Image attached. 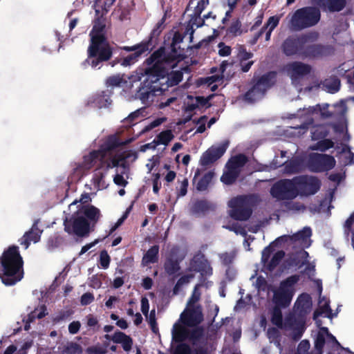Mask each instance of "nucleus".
<instances>
[{
	"label": "nucleus",
	"instance_id": "nucleus-28",
	"mask_svg": "<svg viewBox=\"0 0 354 354\" xmlns=\"http://www.w3.org/2000/svg\"><path fill=\"white\" fill-rule=\"evenodd\" d=\"M122 145V143L120 141L118 138H117L115 136H111L101 145L99 150L103 152L104 156L105 158L107 155V153L113 151Z\"/></svg>",
	"mask_w": 354,
	"mask_h": 354
},
{
	"label": "nucleus",
	"instance_id": "nucleus-51",
	"mask_svg": "<svg viewBox=\"0 0 354 354\" xmlns=\"http://www.w3.org/2000/svg\"><path fill=\"white\" fill-rule=\"evenodd\" d=\"M64 351L67 354H82V347L76 342L68 343L64 348Z\"/></svg>",
	"mask_w": 354,
	"mask_h": 354
},
{
	"label": "nucleus",
	"instance_id": "nucleus-49",
	"mask_svg": "<svg viewBox=\"0 0 354 354\" xmlns=\"http://www.w3.org/2000/svg\"><path fill=\"white\" fill-rule=\"evenodd\" d=\"M254 54L252 52L248 51L243 45H241L238 48L237 57L239 62L249 61L252 58Z\"/></svg>",
	"mask_w": 354,
	"mask_h": 354
},
{
	"label": "nucleus",
	"instance_id": "nucleus-31",
	"mask_svg": "<svg viewBox=\"0 0 354 354\" xmlns=\"http://www.w3.org/2000/svg\"><path fill=\"white\" fill-rule=\"evenodd\" d=\"M205 335V330L203 326H195L192 329H188L187 339H189L192 344L196 345L203 338Z\"/></svg>",
	"mask_w": 354,
	"mask_h": 354
},
{
	"label": "nucleus",
	"instance_id": "nucleus-33",
	"mask_svg": "<svg viewBox=\"0 0 354 354\" xmlns=\"http://www.w3.org/2000/svg\"><path fill=\"white\" fill-rule=\"evenodd\" d=\"M159 245L151 246L142 257V263L145 265L155 263L158 261Z\"/></svg>",
	"mask_w": 354,
	"mask_h": 354
},
{
	"label": "nucleus",
	"instance_id": "nucleus-55",
	"mask_svg": "<svg viewBox=\"0 0 354 354\" xmlns=\"http://www.w3.org/2000/svg\"><path fill=\"white\" fill-rule=\"evenodd\" d=\"M111 258L106 250H103L100 254V263L103 269H107L109 266Z\"/></svg>",
	"mask_w": 354,
	"mask_h": 354
},
{
	"label": "nucleus",
	"instance_id": "nucleus-26",
	"mask_svg": "<svg viewBox=\"0 0 354 354\" xmlns=\"http://www.w3.org/2000/svg\"><path fill=\"white\" fill-rule=\"evenodd\" d=\"M214 205L205 199L196 200L190 208L192 214L196 215L205 214L210 210H214Z\"/></svg>",
	"mask_w": 354,
	"mask_h": 354
},
{
	"label": "nucleus",
	"instance_id": "nucleus-10",
	"mask_svg": "<svg viewBox=\"0 0 354 354\" xmlns=\"http://www.w3.org/2000/svg\"><path fill=\"white\" fill-rule=\"evenodd\" d=\"M64 231L71 235L84 237L88 234L90 223L83 216L73 214L64 220Z\"/></svg>",
	"mask_w": 354,
	"mask_h": 354
},
{
	"label": "nucleus",
	"instance_id": "nucleus-53",
	"mask_svg": "<svg viewBox=\"0 0 354 354\" xmlns=\"http://www.w3.org/2000/svg\"><path fill=\"white\" fill-rule=\"evenodd\" d=\"M149 324L150 326L151 331L153 333L158 334L159 333V329L158 327V324L156 318L155 309H153L150 311V313L149 315Z\"/></svg>",
	"mask_w": 354,
	"mask_h": 354
},
{
	"label": "nucleus",
	"instance_id": "nucleus-64",
	"mask_svg": "<svg viewBox=\"0 0 354 354\" xmlns=\"http://www.w3.org/2000/svg\"><path fill=\"white\" fill-rule=\"evenodd\" d=\"M95 299L93 295L91 292L84 293L80 299V303L83 306H87L91 304Z\"/></svg>",
	"mask_w": 354,
	"mask_h": 354
},
{
	"label": "nucleus",
	"instance_id": "nucleus-22",
	"mask_svg": "<svg viewBox=\"0 0 354 354\" xmlns=\"http://www.w3.org/2000/svg\"><path fill=\"white\" fill-rule=\"evenodd\" d=\"M312 305V298L310 295L302 293L299 296L295 304V312L299 313L300 317L306 319V315L310 312Z\"/></svg>",
	"mask_w": 354,
	"mask_h": 354
},
{
	"label": "nucleus",
	"instance_id": "nucleus-7",
	"mask_svg": "<svg viewBox=\"0 0 354 354\" xmlns=\"http://www.w3.org/2000/svg\"><path fill=\"white\" fill-rule=\"evenodd\" d=\"M255 201L256 196L252 194L234 197L228 203V206L231 208L229 212L230 217L236 221L248 220L252 214V207Z\"/></svg>",
	"mask_w": 354,
	"mask_h": 354
},
{
	"label": "nucleus",
	"instance_id": "nucleus-12",
	"mask_svg": "<svg viewBox=\"0 0 354 354\" xmlns=\"http://www.w3.org/2000/svg\"><path fill=\"white\" fill-rule=\"evenodd\" d=\"M336 164L333 156L324 153H313L309 155L307 165L313 172L328 171Z\"/></svg>",
	"mask_w": 354,
	"mask_h": 354
},
{
	"label": "nucleus",
	"instance_id": "nucleus-6",
	"mask_svg": "<svg viewBox=\"0 0 354 354\" xmlns=\"http://www.w3.org/2000/svg\"><path fill=\"white\" fill-rule=\"evenodd\" d=\"M276 82V71H269L259 77H254L250 82L251 87L243 95V100L248 103H254L261 100Z\"/></svg>",
	"mask_w": 354,
	"mask_h": 354
},
{
	"label": "nucleus",
	"instance_id": "nucleus-34",
	"mask_svg": "<svg viewBox=\"0 0 354 354\" xmlns=\"http://www.w3.org/2000/svg\"><path fill=\"white\" fill-rule=\"evenodd\" d=\"M330 302L326 301L323 306H320L318 309H316L313 313V319L316 321V324L320 326L322 321L317 319V318L324 313H326V317L328 318H333L332 310L330 306Z\"/></svg>",
	"mask_w": 354,
	"mask_h": 354
},
{
	"label": "nucleus",
	"instance_id": "nucleus-41",
	"mask_svg": "<svg viewBox=\"0 0 354 354\" xmlns=\"http://www.w3.org/2000/svg\"><path fill=\"white\" fill-rule=\"evenodd\" d=\"M324 86L326 87L329 93H335L340 88V80L337 77H334L329 80H326L324 82Z\"/></svg>",
	"mask_w": 354,
	"mask_h": 354
},
{
	"label": "nucleus",
	"instance_id": "nucleus-54",
	"mask_svg": "<svg viewBox=\"0 0 354 354\" xmlns=\"http://www.w3.org/2000/svg\"><path fill=\"white\" fill-rule=\"evenodd\" d=\"M326 343L324 334L322 332H319L317 335L315 341V348L316 351H323L324 346Z\"/></svg>",
	"mask_w": 354,
	"mask_h": 354
},
{
	"label": "nucleus",
	"instance_id": "nucleus-18",
	"mask_svg": "<svg viewBox=\"0 0 354 354\" xmlns=\"http://www.w3.org/2000/svg\"><path fill=\"white\" fill-rule=\"evenodd\" d=\"M122 49L127 52H133L123 59H121V65L123 66L133 64L143 53L151 51L148 47L142 42L132 46H123Z\"/></svg>",
	"mask_w": 354,
	"mask_h": 354
},
{
	"label": "nucleus",
	"instance_id": "nucleus-35",
	"mask_svg": "<svg viewBox=\"0 0 354 354\" xmlns=\"http://www.w3.org/2000/svg\"><path fill=\"white\" fill-rule=\"evenodd\" d=\"M301 321H306V319L303 317H300L297 312H295V315L290 314L285 318L283 328L291 330L296 326L300 324V322Z\"/></svg>",
	"mask_w": 354,
	"mask_h": 354
},
{
	"label": "nucleus",
	"instance_id": "nucleus-56",
	"mask_svg": "<svg viewBox=\"0 0 354 354\" xmlns=\"http://www.w3.org/2000/svg\"><path fill=\"white\" fill-rule=\"evenodd\" d=\"M104 176V174L102 171H96L93 174L92 182L95 187L99 189L101 187V183L103 181Z\"/></svg>",
	"mask_w": 354,
	"mask_h": 354
},
{
	"label": "nucleus",
	"instance_id": "nucleus-19",
	"mask_svg": "<svg viewBox=\"0 0 354 354\" xmlns=\"http://www.w3.org/2000/svg\"><path fill=\"white\" fill-rule=\"evenodd\" d=\"M311 70L310 65L298 61L288 63L286 66V71L292 81L308 75Z\"/></svg>",
	"mask_w": 354,
	"mask_h": 354
},
{
	"label": "nucleus",
	"instance_id": "nucleus-38",
	"mask_svg": "<svg viewBox=\"0 0 354 354\" xmlns=\"http://www.w3.org/2000/svg\"><path fill=\"white\" fill-rule=\"evenodd\" d=\"M301 169V162L298 159H292L284 163V171L286 174H292L299 173Z\"/></svg>",
	"mask_w": 354,
	"mask_h": 354
},
{
	"label": "nucleus",
	"instance_id": "nucleus-57",
	"mask_svg": "<svg viewBox=\"0 0 354 354\" xmlns=\"http://www.w3.org/2000/svg\"><path fill=\"white\" fill-rule=\"evenodd\" d=\"M212 96L213 95H211L207 97H205L203 96H196L195 97V101L196 102L198 107L199 106H206L207 108L210 107L211 104L209 102V101L212 97Z\"/></svg>",
	"mask_w": 354,
	"mask_h": 354
},
{
	"label": "nucleus",
	"instance_id": "nucleus-62",
	"mask_svg": "<svg viewBox=\"0 0 354 354\" xmlns=\"http://www.w3.org/2000/svg\"><path fill=\"white\" fill-rule=\"evenodd\" d=\"M226 228L229 229L230 231L235 232L236 234H246L245 228L238 223H232L231 225L226 227Z\"/></svg>",
	"mask_w": 354,
	"mask_h": 354
},
{
	"label": "nucleus",
	"instance_id": "nucleus-44",
	"mask_svg": "<svg viewBox=\"0 0 354 354\" xmlns=\"http://www.w3.org/2000/svg\"><path fill=\"white\" fill-rule=\"evenodd\" d=\"M334 142L330 139H323L318 141L313 147V150H318L324 152L326 150L334 147Z\"/></svg>",
	"mask_w": 354,
	"mask_h": 354
},
{
	"label": "nucleus",
	"instance_id": "nucleus-23",
	"mask_svg": "<svg viewBox=\"0 0 354 354\" xmlns=\"http://www.w3.org/2000/svg\"><path fill=\"white\" fill-rule=\"evenodd\" d=\"M42 231L37 227V222H35L32 227L19 240L20 244L27 249L31 241L37 243L40 240Z\"/></svg>",
	"mask_w": 354,
	"mask_h": 354
},
{
	"label": "nucleus",
	"instance_id": "nucleus-52",
	"mask_svg": "<svg viewBox=\"0 0 354 354\" xmlns=\"http://www.w3.org/2000/svg\"><path fill=\"white\" fill-rule=\"evenodd\" d=\"M174 349L173 354H192V349L189 344L178 342Z\"/></svg>",
	"mask_w": 354,
	"mask_h": 354
},
{
	"label": "nucleus",
	"instance_id": "nucleus-43",
	"mask_svg": "<svg viewBox=\"0 0 354 354\" xmlns=\"http://www.w3.org/2000/svg\"><path fill=\"white\" fill-rule=\"evenodd\" d=\"M164 267L165 272L169 275L175 274L180 268L178 261L172 259H167L165 263Z\"/></svg>",
	"mask_w": 354,
	"mask_h": 354
},
{
	"label": "nucleus",
	"instance_id": "nucleus-15",
	"mask_svg": "<svg viewBox=\"0 0 354 354\" xmlns=\"http://www.w3.org/2000/svg\"><path fill=\"white\" fill-rule=\"evenodd\" d=\"M190 270L195 272H199L201 279L205 281L207 277H210L213 274V269L205 258L204 254L198 251L190 261Z\"/></svg>",
	"mask_w": 354,
	"mask_h": 354
},
{
	"label": "nucleus",
	"instance_id": "nucleus-58",
	"mask_svg": "<svg viewBox=\"0 0 354 354\" xmlns=\"http://www.w3.org/2000/svg\"><path fill=\"white\" fill-rule=\"evenodd\" d=\"M273 252V249L271 248L270 245H268L262 251L261 254V262L263 264V266H266V263L270 260L271 254Z\"/></svg>",
	"mask_w": 354,
	"mask_h": 354
},
{
	"label": "nucleus",
	"instance_id": "nucleus-37",
	"mask_svg": "<svg viewBox=\"0 0 354 354\" xmlns=\"http://www.w3.org/2000/svg\"><path fill=\"white\" fill-rule=\"evenodd\" d=\"M131 157L133 158V160H136L138 158L137 153L136 151H129L113 156L111 160V167H119L122 160L129 159Z\"/></svg>",
	"mask_w": 354,
	"mask_h": 354
},
{
	"label": "nucleus",
	"instance_id": "nucleus-20",
	"mask_svg": "<svg viewBox=\"0 0 354 354\" xmlns=\"http://www.w3.org/2000/svg\"><path fill=\"white\" fill-rule=\"evenodd\" d=\"M165 21L166 15H165L152 29L148 38L141 41L143 44L148 47L151 51L158 44V37L165 28Z\"/></svg>",
	"mask_w": 354,
	"mask_h": 354
},
{
	"label": "nucleus",
	"instance_id": "nucleus-46",
	"mask_svg": "<svg viewBox=\"0 0 354 354\" xmlns=\"http://www.w3.org/2000/svg\"><path fill=\"white\" fill-rule=\"evenodd\" d=\"M312 235V230L309 227H305L302 230L292 235V241H305Z\"/></svg>",
	"mask_w": 354,
	"mask_h": 354
},
{
	"label": "nucleus",
	"instance_id": "nucleus-21",
	"mask_svg": "<svg viewBox=\"0 0 354 354\" xmlns=\"http://www.w3.org/2000/svg\"><path fill=\"white\" fill-rule=\"evenodd\" d=\"M316 7L324 11L339 12L346 6V0H312Z\"/></svg>",
	"mask_w": 354,
	"mask_h": 354
},
{
	"label": "nucleus",
	"instance_id": "nucleus-60",
	"mask_svg": "<svg viewBox=\"0 0 354 354\" xmlns=\"http://www.w3.org/2000/svg\"><path fill=\"white\" fill-rule=\"evenodd\" d=\"M87 354H106V350L100 345L89 346L86 349Z\"/></svg>",
	"mask_w": 354,
	"mask_h": 354
},
{
	"label": "nucleus",
	"instance_id": "nucleus-50",
	"mask_svg": "<svg viewBox=\"0 0 354 354\" xmlns=\"http://www.w3.org/2000/svg\"><path fill=\"white\" fill-rule=\"evenodd\" d=\"M305 323L306 321H301L300 324L291 329L292 330L291 337L294 341H299L302 337L306 328Z\"/></svg>",
	"mask_w": 354,
	"mask_h": 354
},
{
	"label": "nucleus",
	"instance_id": "nucleus-61",
	"mask_svg": "<svg viewBox=\"0 0 354 354\" xmlns=\"http://www.w3.org/2000/svg\"><path fill=\"white\" fill-rule=\"evenodd\" d=\"M190 21L192 22V25H195L196 28L202 27L205 25V19L203 17H201V15H195L193 13L191 16Z\"/></svg>",
	"mask_w": 354,
	"mask_h": 354
},
{
	"label": "nucleus",
	"instance_id": "nucleus-14",
	"mask_svg": "<svg viewBox=\"0 0 354 354\" xmlns=\"http://www.w3.org/2000/svg\"><path fill=\"white\" fill-rule=\"evenodd\" d=\"M335 49L332 45L314 44L306 46L304 44L302 59H321L334 55Z\"/></svg>",
	"mask_w": 354,
	"mask_h": 354
},
{
	"label": "nucleus",
	"instance_id": "nucleus-45",
	"mask_svg": "<svg viewBox=\"0 0 354 354\" xmlns=\"http://www.w3.org/2000/svg\"><path fill=\"white\" fill-rule=\"evenodd\" d=\"M227 169V171L224 173L221 176V180L226 185H231L236 180L239 176V171H234L230 169Z\"/></svg>",
	"mask_w": 354,
	"mask_h": 354
},
{
	"label": "nucleus",
	"instance_id": "nucleus-4",
	"mask_svg": "<svg viewBox=\"0 0 354 354\" xmlns=\"http://www.w3.org/2000/svg\"><path fill=\"white\" fill-rule=\"evenodd\" d=\"M184 38V34L178 31L175 32L172 37L171 43L169 47V50H166L165 46H160L146 59L145 62L147 65H150L153 64L154 61L163 57L162 61L165 62L169 68H175L178 63L183 61L185 57L184 48L180 46V44L183 41Z\"/></svg>",
	"mask_w": 354,
	"mask_h": 354
},
{
	"label": "nucleus",
	"instance_id": "nucleus-3",
	"mask_svg": "<svg viewBox=\"0 0 354 354\" xmlns=\"http://www.w3.org/2000/svg\"><path fill=\"white\" fill-rule=\"evenodd\" d=\"M24 261L17 245L9 246L0 257V279L6 286H13L24 277Z\"/></svg>",
	"mask_w": 354,
	"mask_h": 354
},
{
	"label": "nucleus",
	"instance_id": "nucleus-40",
	"mask_svg": "<svg viewBox=\"0 0 354 354\" xmlns=\"http://www.w3.org/2000/svg\"><path fill=\"white\" fill-rule=\"evenodd\" d=\"M281 308H282L274 306L271 313V322L278 328H283V315Z\"/></svg>",
	"mask_w": 354,
	"mask_h": 354
},
{
	"label": "nucleus",
	"instance_id": "nucleus-29",
	"mask_svg": "<svg viewBox=\"0 0 354 354\" xmlns=\"http://www.w3.org/2000/svg\"><path fill=\"white\" fill-rule=\"evenodd\" d=\"M83 213L86 218L94 225L99 221L101 214L98 208L93 205H85L83 207Z\"/></svg>",
	"mask_w": 354,
	"mask_h": 354
},
{
	"label": "nucleus",
	"instance_id": "nucleus-27",
	"mask_svg": "<svg viewBox=\"0 0 354 354\" xmlns=\"http://www.w3.org/2000/svg\"><path fill=\"white\" fill-rule=\"evenodd\" d=\"M112 341L115 344H121L125 351H129L133 346L132 338L124 333L117 330L112 336Z\"/></svg>",
	"mask_w": 354,
	"mask_h": 354
},
{
	"label": "nucleus",
	"instance_id": "nucleus-24",
	"mask_svg": "<svg viewBox=\"0 0 354 354\" xmlns=\"http://www.w3.org/2000/svg\"><path fill=\"white\" fill-rule=\"evenodd\" d=\"M104 158L102 151L99 149L93 150L88 155L84 156L82 167L84 169L88 170L98 162H102Z\"/></svg>",
	"mask_w": 354,
	"mask_h": 354
},
{
	"label": "nucleus",
	"instance_id": "nucleus-48",
	"mask_svg": "<svg viewBox=\"0 0 354 354\" xmlns=\"http://www.w3.org/2000/svg\"><path fill=\"white\" fill-rule=\"evenodd\" d=\"M241 28V23L239 19H236L232 21L231 25L227 29V34L233 37L239 35L242 33Z\"/></svg>",
	"mask_w": 354,
	"mask_h": 354
},
{
	"label": "nucleus",
	"instance_id": "nucleus-63",
	"mask_svg": "<svg viewBox=\"0 0 354 354\" xmlns=\"http://www.w3.org/2000/svg\"><path fill=\"white\" fill-rule=\"evenodd\" d=\"M122 82V78L120 75H112L107 78L106 84L109 86H119Z\"/></svg>",
	"mask_w": 354,
	"mask_h": 354
},
{
	"label": "nucleus",
	"instance_id": "nucleus-39",
	"mask_svg": "<svg viewBox=\"0 0 354 354\" xmlns=\"http://www.w3.org/2000/svg\"><path fill=\"white\" fill-rule=\"evenodd\" d=\"M174 138V134L171 130H165L161 131L153 140L157 145H167Z\"/></svg>",
	"mask_w": 354,
	"mask_h": 354
},
{
	"label": "nucleus",
	"instance_id": "nucleus-59",
	"mask_svg": "<svg viewBox=\"0 0 354 354\" xmlns=\"http://www.w3.org/2000/svg\"><path fill=\"white\" fill-rule=\"evenodd\" d=\"M166 120H167L166 118H156V120H154L153 121L150 122L148 125H147L144 128L143 132H147V131H151L153 128L160 125L162 123H163L165 121H166Z\"/></svg>",
	"mask_w": 354,
	"mask_h": 354
},
{
	"label": "nucleus",
	"instance_id": "nucleus-9",
	"mask_svg": "<svg viewBox=\"0 0 354 354\" xmlns=\"http://www.w3.org/2000/svg\"><path fill=\"white\" fill-rule=\"evenodd\" d=\"M270 192L278 201L293 200L298 196L293 178L277 181L271 187Z\"/></svg>",
	"mask_w": 354,
	"mask_h": 354
},
{
	"label": "nucleus",
	"instance_id": "nucleus-11",
	"mask_svg": "<svg viewBox=\"0 0 354 354\" xmlns=\"http://www.w3.org/2000/svg\"><path fill=\"white\" fill-rule=\"evenodd\" d=\"M298 196H308L315 194L321 187V181L315 176L301 175L293 178Z\"/></svg>",
	"mask_w": 354,
	"mask_h": 354
},
{
	"label": "nucleus",
	"instance_id": "nucleus-13",
	"mask_svg": "<svg viewBox=\"0 0 354 354\" xmlns=\"http://www.w3.org/2000/svg\"><path fill=\"white\" fill-rule=\"evenodd\" d=\"M306 35L288 36L281 44L283 53L287 57L298 56L302 57L304 44L306 43Z\"/></svg>",
	"mask_w": 354,
	"mask_h": 354
},
{
	"label": "nucleus",
	"instance_id": "nucleus-5",
	"mask_svg": "<svg viewBox=\"0 0 354 354\" xmlns=\"http://www.w3.org/2000/svg\"><path fill=\"white\" fill-rule=\"evenodd\" d=\"M286 19L291 31H301L317 25L321 19V11L316 6H305L288 14Z\"/></svg>",
	"mask_w": 354,
	"mask_h": 354
},
{
	"label": "nucleus",
	"instance_id": "nucleus-47",
	"mask_svg": "<svg viewBox=\"0 0 354 354\" xmlns=\"http://www.w3.org/2000/svg\"><path fill=\"white\" fill-rule=\"evenodd\" d=\"M328 104H324L322 106L319 104L316 105L315 106H313L311 108L312 113H318L320 112L321 116L323 118H330L333 116V113L328 110Z\"/></svg>",
	"mask_w": 354,
	"mask_h": 354
},
{
	"label": "nucleus",
	"instance_id": "nucleus-1",
	"mask_svg": "<svg viewBox=\"0 0 354 354\" xmlns=\"http://www.w3.org/2000/svg\"><path fill=\"white\" fill-rule=\"evenodd\" d=\"M163 57L153 62L149 66L142 69L140 74L145 78L140 84L138 95L143 102L151 97L162 94L169 87L177 86L183 78L181 71H171L164 66Z\"/></svg>",
	"mask_w": 354,
	"mask_h": 354
},
{
	"label": "nucleus",
	"instance_id": "nucleus-42",
	"mask_svg": "<svg viewBox=\"0 0 354 354\" xmlns=\"http://www.w3.org/2000/svg\"><path fill=\"white\" fill-rule=\"evenodd\" d=\"M214 176V173L208 171L198 182L196 189L198 191H205L207 189Z\"/></svg>",
	"mask_w": 354,
	"mask_h": 354
},
{
	"label": "nucleus",
	"instance_id": "nucleus-30",
	"mask_svg": "<svg viewBox=\"0 0 354 354\" xmlns=\"http://www.w3.org/2000/svg\"><path fill=\"white\" fill-rule=\"evenodd\" d=\"M248 157L243 153L238 154L231 158L227 162V169L238 171V169L243 167L248 162Z\"/></svg>",
	"mask_w": 354,
	"mask_h": 354
},
{
	"label": "nucleus",
	"instance_id": "nucleus-32",
	"mask_svg": "<svg viewBox=\"0 0 354 354\" xmlns=\"http://www.w3.org/2000/svg\"><path fill=\"white\" fill-rule=\"evenodd\" d=\"M188 329L179 323H175L172 329V338L176 342H182L187 339Z\"/></svg>",
	"mask_w": 354,
	"mask_h": 354
},
{
	"label": "nucleus",
	"instance_id": "nucleus-2",
	"mask_svg": "<svg viewBox=\"0 0 354 354\" xmlns=\"http://www.w3.org/2000/svg\"><path fill=\"white\" fill-rule=\"evenodd\" d=\"M106 19L98 16L93 21L89 33L90 44L88 47V58L82 63L84 66L91 65L97 67L100 63L109 61L113 55V48L106 37Z\"/></svg>",
	"mask_w": 354,
	"mask_h": 354
},
{
	"label": "nucleus",
	"instance_id": "nucleus-17",
	"mask_svg": "<svg viewBox=\"0 0 354 354\" xmlns=\"http://www.w3.org/2000/svg\"><path fill=\"white\" fill-rule=\"evenodd\" d=\"M180 319L184 326L195 327L203 322V315L200 307L188 308L180 314Z\"/></svg>",
	"mask_w": 354,
	"mask_h": 354
},
{
	"label": "nucleus",
	"instance_id": "nucleus-36",
	"mask_svg": "<svg viewBox=\"0 0 354 354\" xmlns=\"http://www.w3.org/2000/svg\"><path fill=\"white\" fill-rule=\"evenodd\" d=\"M285 252L283 250H279L274 254L272 259L265 266L267 270L270 272H272L275 270L277 266L280 263L281 260L285 257Z\"/></svg>",
	"mask_w": 354,
	"mask_h": 354
},
{
	"label": "nucleus",
	"instance_id": "nucleus-8",
	"mask_svg": "<svg viewBox=\"0 0 354 354\" xmlns=\"http://www.w3.org/2000/svg\"><path fill=\"white\" fill-rule=\"evenodd\" d=\"M299 281V276L293 274L281 281L273 295V302L276 306L286 308L290 306L295 294L294 286Z\"/></svg>",
	"mask_w": 354,
	"mask_h": 354
},
{
	"label": "nucleus",
	"instance_id": "nucleus-25",
	"mask_svg": "<svg viewBox=\"0 0 354 354\" xmlns=\"http://www.w3.org/2000/svg\"><path fill=\"white\" fill-rule=\"evenodd\" d=\"M111 94L112 91L109 89L97 92L92 97L91 102L99 109L106 107L111 104Z\"/></svg>",
	"mask_w": 354,
	"mask_h": 354
},
{
	"label": "nucleus",
	"instance_id": "nucleus-16",
	"mask_svg": "<svg viewBox=\"0 0 354 354\" xmlns=\"http://www.w3.org/2000/svg\"><path fill=\"white\" fill-rule=\"evenodd\" d=\"M229 142L226 141L219 146H212L201 156L200 164L203 167L209 166L221 158L227 150Z\"/></svg>",
	"mask_w": 354,
	"mask_h": 354
}]
</instances>
